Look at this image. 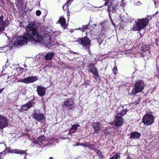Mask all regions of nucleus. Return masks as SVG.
<instances>
[{"instance_id": "473e14b6", "label": "nucleus", "mask_w": 159, "mask_h": 159, "mask_svg": "<svg viewBox=\"0 0 159 159\" xmlns=\"http://www.w3.org/2000/svg\"><path fill=\"white\" fill-rule=\"evenodd\" d=\"M112 71L115 75H116L118 71L117 68L116 66H115L112 69Z\"/></svg>"}, {"instance_id": "052dcab7", "label": "nucleus", "mask_w": 159, "mask_h": 159, "mask_svg": "<svg viewBox=\"0 0 159 159\" xmlns=\"http://www.w3.org/2000/svg\"><path fill=\"white\" fill-rule=\"evenodd\" d=\"M1 154V153H0V154ZM0 157H1V156L0 155ZM1 158V157H0V159Z\"/></svg>"}, {"instance_id": "bf43d9fd", "label": "nucleus", "mask_w": 159, "mask_h": 159, "mask_svg": "<svg viewBox=\"0 0 159 159\" xmlns=\"http://www.w3.org/2000/svg\"><path fill=\"white\" fill-rule=\"evenodd\" d=\"M158 11H157V12L155 13V14H158Z\"/></svg>"}, {"instance_id": "72a5a7b5", "label": "nucleus", "mask_w": 159, "mask_h": 159, "mask_svg": "<svg viewBox=\"0 0 159 159\" xmlns=\"http://www.w3.org/2000/svg\"><path fill=\"white\" fill-rule=\"evenodd\" d=\"M120 157V155L119 154H116L113 156L111 157L112 159H118Z\"/></svg>"}, {"instance_id": "de8ad7c7", "label": "nucleus", "mask_w": 159, "mask_h": 159, "mask_svg": "<svg viewBox=\"0 0 159 159\" xmlns=\"http://www.w3.org/2000/svg\"><path fill=\"white\" fill-rule=\"evenodd\" d=\"M155 44L157 46H158V43L157 41V39H156Z\"/></svg>"}, {"instance_id": "a211bd4d", "label": "nucleus", "mask_w": 159, "mask_h": 159, "mask_svg": "<svg viewBox=\"0 0 159 159\" xmlns=\"http://www.w3.org/2000/svg\"><path fill=\"white\" fill-rule=\"evenodd\" d=\"M74 0H68L63 6L62 8L63 10L67 12V15L69 16L70 12L68 9L69 6L71 4Z\"/></svg>"}, {"instance_id": "c756f323", "label": "nucleus", "mask_w": 159, "mask_h": 159, "mask_svg": "<svg viewBox=\"0 0 159 159\" xmlns=\"http://www.w3.org/2000/svg\"><path fill=\"white\" fill-rule=\"evenodd\" d=\"M135 57H144V55H143V53L141 52H137L136 54H135Z\"/></svg>"}, {"instance_id": "79ce46f5", "label": "nucleus", "mask_w": 159, "mask_h": 159, "mask_svg": "<svg viewBox=\"0 0 159 159\" xmlns=\"http://www.w3.org/2000/svg\"><path fill=\"white\" fill-rule=\"evenodd\" d=\"M110 129L107 128L105 129V131L107 134L109 133L110 132V131H109V130H110Z\"/></svg>"}, {"instance_id": "e433bc0d", "label": "nucleus", "mask_w": 159, "mask_h": 159, "mask_svg": "<svg viewBox=\"0 0 159 159\" xmlns=\"http://www.w3.org/2000/svg\"><path fill=\"white\" fill-rule=\"evenodd\" d=\"M142 99L141 98H139L137 101L135 102V104H139L141 100Z\"/></svg>"}, {"instance_id": "37998d69", "label": "nucleus", "mask_w": 159, "mask_h": 159, "mask_svg": "<svg viewBox=\"0 0 159 159\" xmlns=\"http://www.w3.org/2000/svg\"><path fill=\"white\" fill-rule=\"evenodd\" d=\"M29 134H28V133H27H27L26 132V133H24L23 134V136H29Z\"/></svg>"}, {"instance_id": "dca6fc26", "label": "nucleus", "mask_w": 159, "mask_h": 159, "mask_svg": "<svg viewBox=\"0 0 159 159\" xmlns=\"http://www.w3.org/2000/svg\"><path fill=\"white\" fill-rule=\"evenodd\" d=\"M101 124L99 122H96L93 123L92 126L94 130V134H99V132L101 129L100 127Z\"/></svg>"}, {"instance_id": "39448f33", "label": "nucleus", "mask_w": 159, "mask_h": 159, "mask_svg": "<svg viewBox=\"0 0 159 159\" xmlns=\"http://www.w3.org/2000/svg\"><path fill=\"white\" fill-rule=\"evenodd\" d=\"M79 40L76 41L85 49L89 48L91 45V41L87 36L78 38Z\"/></svg>"}, {"instance_id": "e2e57ef3", "label": "nucleus", "mask_w": 159, "mask_h": 159, "mask_svg": "<svg viewBox=\"0 0 159 159\" xmlns=\"http://www.w3.org/2000/svg\"><path fill=\"white\" fill-rule=\"evenodd\" d=\"M158 64V62L157 61V64Z\"/></svg>"}, {"instance_id": "4468645a", "label": "nucleus", "mask_w": 159, "mask_h": 159, "mask_svg": "<svg viewBox=\"0 0 159 159\" xmlns=\"http://www.w3.org/2000/svg\"><path fill=\"white\" fill-rule=\"evenodd\" d=\"M24 1V0H15L16 5L18 9L22 11H24L26 7Z\"/></svg>"}, {"instance_id": "7ed1b4c3", "label": "nucleus", "mask_w": 159, "mask_h": 159, "mask_svg": "<svg viewBox=\"0 0 159 159\" xmlns=\"http://www.w3.org/2000/svg\"><path fill=\"white\" fill-rule=\"evenodd\" d=\"M145 84L143 80H137L134 84V87L131 90L130 95L135 96L137 93L141 92L144 89Z\"/></svg>"}, {"instance_id": "6e6d98bb", "label": "nucleus", "mask_w": 159, "mask_h": 159, "mask_svg": "<svg viewBox=\"0 0 159 159\" xmlns=\"http://www.w3.org/2000/svg\"><path fill=\"white\" fill-rule=\"evenodd\" d=\"M50 38H49V40H48V41H47L46 42L47 43H49L50 42Z\"/></svg>"}, {"instance_id": "4d7b16f0", "label": "nucleus", "mask_w": 159, "mask_h": 159, "mask_svg": "<svg viewBox=\"0 0 159 159\" xmlns=\"http://www.w3.org/2000/svg\"><path fill=\"white\" fill-rule=\"evenodd\" d=\"M109 124L110 125H113V122H110L109 123Z\"/></svg>"}, {"instance_id": "ea45409f", "label": "nucleus", "mask_w": 159, "mask_h": 159, "mask_svg": "<svg viewBox=\"0 0 159 159\" xmlns=\"http://www.w3.org/2000/svg\"><path fill=\"white\" fill-rule=\"evenodd\" d=\"M39 141L36 140H34L33 141V143L34 144H39ZM39 146H40V144H39Z\"/></svg>"}, {"instance_id": "20e7f679", "label": "nucleus", "mask_w": 159, "mask_h": 159, "mask_svg": "<svg viewBox=\"0 0 159 159\" xmlns=\"http://www.w3.org/2000/svg\"><path fill=\"white\" fill-rule=\"evenodd\" d=\"M33 39L31 36L28 35L25 33L23 36L18 37L14 44L16 46H22L25 45V44H27V41H30L31 40Z\"/></svg>"}, {"instance_id": "4c0bfd02", "label": "nucleus", "mask_w": 159, "mask_h": 159, "mask_svg": "<svg viewBox=\"0 0 159 159\" xmlns=\"http://www.w3.org/2000/svg\"><path fill=\"white\" fill-rule=\"evenodd\" d=\"M36 14L37 16H39L41 14V11L40 10H37L36 12Z\"/></svg>"}, {"instance_id": "f3484780", "label": "nucleus", "mask_w": 159, "mask_h": 159, "mask_svg": "<svg viewBox=\"0 0 159 159\" xmlns=\"http://www.w3.org/2000/svg\"><path fill=\"white\" fill-rule=\"evenodd\" d=\"M107 12H112L113 13H114L116 11V6L114 1H112L108 7Z\"/></svg>"}, {"instance_id": "4be33fe9", "label": "nucleus", "mask_w": 159, "mask_h": 159, "mask_svg": "<svg viewBox=\"0 0 159 159\" xmlns=\"http://www.w3.org/2000/svg\"><path fill=\"white\" fill-rule=\"evenodd\" d=\"M54 54V52H48L47 53L45 57V59L46 60H51L53 58Z\"/></svg>"}, {"instance_id": "2f4dec72", "label": "nucleus", "mask_w": 159, "mask_h": 159, "mask_svg": "<svg viewBox=\"0 0 159 159\" xmlns=\"http://www.w3.org/2000/svg\"><path fill=\"white\" fill-rule=\"evenodd\" d=\"M94 147H95V146L94 144H92L89 142L88 146V147L91 148V149H93L94 151H95L96 150L95 149Z\"/></svg>"}, {"instance_id": "680f3d73", "label": "nucleus", "mask_w": 159, "mask_h": 159, "mask_svg": "<svg viewBox=\"0 0 159 159\" xmlns=\"http://www.w3.org/2000/svg\"><path fill=\"white\" fill-rule=\"evenodd\" d=\"M102 23H101V25H102Z\"/></svg>"}, {"instance_id": "b1692460", "label": "nucleus", "mask_w": 159, "mask_h": 159, "mask_svg": "<svg viewBox=\"0 0 159 159\" xmlns=\"http://www.w3.org/2000/svg\"><path fill=\"white\" fill-rule=\"evenodd\" d=\"M35 104V102H34V100H30L25 104L27 107V108L29 109L33 107Z\"/></svg>"}, {"instance_id": "c85d7f7f", "label": "nucleus", "mask_w": 159, "mask_h": 159, "mask_svg": "<svg viewBox=\"0 0 159 159\" xmlns=\"http://www.w3.org/2000/svg\"><path fill=\"white\" fill-rule=\"evenodd\" d=\"M90 25V23H89L87 24L83 25L81 28V30L82 32H84L85 31V30L87 29L89 27Z\"/></svg>"}, {"instance_id": "423d86ee", "label": "nucleus", "mask_w": 159, "mask_h": 159, "mask_svg": "<svg viewBox=\"0 0 159 159\" xmlns=\"http://www.w3.org/2000/svg\"><path fill=\"white\" fill-rule=\"evenodd\" d=\"M154 118L152 114H145L142 119V122L145 125H151L154 122Z\"/></svg>"}, {"instance_id": "13d9d810", "label": "nucleus", "mask_w": 159, "mask_h": 159, "mask_svg": "<svg viewBox=\"0 0 159 159\" xmlns=\"http://www.w3.org/2000/svg\"><path fill=\"white\" fill-rule=\"evenodd\" d=\"M49 159H53V158L52 157H49Z\"/></svg>"}, {"instance_id": "603ef678", "label": "nucleus", "mask_w": 159, "mask_h": 159, "mask_svg": "<svg viewBox=\"0 0 159 159\" xmlns=\"http://www.w3.org/2000/svg\"><path fill=\"white\" fill-rule=\"evenodd\" d=\"M110 21H111V22H112V24L113 25H114V24H113V20H112V18H111V19H110Z\"/></svg>"}, {"instance_id": "0eeeda50", "label": "nucleus", "mask_w": 159, "mask_h": 159, "mask_svg": "<svg viewBox=\"0 0 159 159\" xmlns=\"http://www.w3.org/2000/svg\"><path fill=\"white\" fill-rule=\"evenodd\" d=\"M88 68V71L90 72L94 75V78L95 80H97L99 75L97 69L95 66V64L91 63L89 65Z\"/></svg>"}, {"instance_id": "5701e85b", "label": "nucleus", "mask_w": 159, "mask_h": 159, "mask_svg": "<svg viewBox=\"0 0 159 159\" xmlns=\"http://www.w3.org/2000/svg\"><path fill=\"white\" fill-rule=\"evenodd\" d=\"M11 152H13L16 154H25V156L26 155V151H24L23 150H19L17 149H13L11 150Z\"/></svg>"}, {"instance_id": "c03bdc74", "label": "nucleus", "mask_w": 159, "mask_h": 159, "mask_svg": "<svg viewBox=\"0 0 159 159\" xmlns=\"http://www.w3.org/2000/svg\"><path fill=\"white\" fill-rule=\"evenodd\" d=\"M158 73L156 75V77L159 80V69H158Z\"/></svg>"}, {"instance_id": "3c124183", "label": "nucleus", "mask_w": 159, "mask_h": 159, "mask_svg": "<svg viewBox=\"0 0 159 159\" xmlns=\"http://www.w3.org/2000/svg\"><path fill=\"white\" fill-rule=\"evenodd\" d=\"M27 139H29L30 140H31V138L30 137V134H29V136H27Z\"/></svg>"}, {"instance_id": "a18cd8bd", "label": "nucleus", "mask_w": 159, "mask_h": 159, "mask_svg": "<svg viewBox=\"0 0 159 159\" xmlns=\"http://www.w3.org/2000/svg\"><path fill=\"white\" fill-rule=\"evenodd\" d=\"M80 145H81V146H82V143H77L76 144V146H80Z\"/></svg>"}, {"instance_id": "9d476101", "label": "nucleus", "mask_w": 159, "mask_h": 159, "mask_svg": "<svg viewBox=\"0 0 159 159\" xmlns=\"http://www.w3.org/2000/svg\"><path fill=\"white\" fill-rule=\"evenodd\" d=\"M32 116L36 120L39 121H40L41 123L45 122L46 119L44 117V115L42 113L38 114L34 112L32 114Z\"/></svg>"}, {"instance_id": "49530a36", "label": "nucleus", "mask_w": 159, "mask_h": 159, "mask_svg": "<svg viewBox=\"0 0 159 159\" xmlns=\"http://www.w3.org/2000/svg\"><path fill=\"white\" fill-rule=\"evenodd\" d=\"M108 12L109 13V18H110V19L111 18V12Z\"/></svg>"}, {"instance_id": "ddd939ff", "label": "nucleus", "mask_w": 159, "mask_h": 159, "mask_svg": "<svg viewBox=\"0 0 159 159\" xmlns=\"http://www.w3.org/2000/svg\"><path fill=\"white\" fill-rule=\"evenodd\" d=\"M124 119L120 116L116 115L114 122L115 123V126L120 127L121 126L124 122Z\"/></svg>"}, {"instance_id": "f704fd0d", "label": "nucleus", "mask_w": 159, "mask_h": 159, "mask_svg": "<svg viewBox=\"0 0 159 159\" xmlns=\"http://www.w3.org/2000/svg\"><path fill=\"white\" fill-rule=\"evenodd\" d=\"M89 142H85L84 143H82V146L84 147H88Z\"/></svg>"}, {"instance_id": "a878e982", "label": "nucleus", "mask_w": 159, "mask_h": 159, "mask_svg": "<svg viewBox=\"0 0 159 159\" xmlns=\"http://www.w3.org/2000/svg\"><path fill=\"white\" fill-rule=\"evenodd\" d=\"M37 139L39 143H42L43 141L45 140V137L44 135H40L38 137Z\"/></svg>"}, {"instance_id": "58836bf2", "label": "nucleus", "mask_w": 159, "mask_h": 159, "mask_svg": "<svg viewBox=\"0 0 159 159\" xmlns=\"http://www.w3.org/2000/svg\"><path fill=\"white\" fill-rule=\"evenodd\" d=\"M105 2L104 4V6H107L109 2V0H103Z\"/></svg>"}, {"instance_id": "412c9836", "label": "nucleus", "mask_w": 159, "mask_h": 159, "mask_svg": "<svg viewBox=\"0 0 159 159\" xmlns=\"http://www.w3.org/2000/svg\"><path fill=\"white\" fill-rule=\"evenodd\" d=\"M58 21L60 24L61 27L63 28H66V19L64 18L62 16L60 17Z\"/></svg>"}, {"instance_id": "6ab92c4d", "label": "nucleus", "mask_w": 159, "mask_h": 159, "mask_svg": "<svg viewBox=\"0 0 159 159\" xmlns=\"http://www.w3.org/2000/svg\"><path fill=\"white\" fill-rule=\"evenodd\" d=\"M78 127H80V125L78 124L71 125V127H70L69 129V132L72 134V133H74L76 131H77L78 129L80 130V128H79Z\"/></svg>"}, {"instance_id": "09e8293b", "label": "nucleus", "mask_w": 159, "mask_h": 159, "mask_svg": "<svg viewBox=\"0 0 159 159\" xmlns=\"http://www.w3.org/2000/svg\"><path fill=\"white\" fill-rule=\"evenodd\" d=\"M4 88H2V89H0V94L2 92L3 90L4 89Z\"/></svg>"}, {"instance_id": "7c9ffc66", "label": "nucleus", "mask_w": 159, "mask_h": 159, "mask_svg": "<svg viewBox=\"0 0 159 159\" xmlns=\"http://www.w3.org/2000/svg\"><path fill=\"white\" fill-rule=\"evenodd\" d=\"M21 111H27L28 110V108H27V107H26V106L25 104L22 106L21 108Z\"/></svg>"}, {"instance_id": "f03ea898", "label": "nucleus", "mask_w": 159, "mask_h": 159, "mask_svg": "<svg viewBox=\"0 0 159 159\" xmlns=\"http://www.w3.org/2000/svg\"><path fill=\"white\" fill-rule=\"evenodd\" d=\"M149 20L148 18L138 19L133 25L132 30L134 31H140L147 26Z\"/></svg>"}, {"instance_id": "f257e3e1", "label": "nucleus", "mask_w": 159, "mask_h": 159, "mask_svg": "<svg viewBox=\"0 0 159 159\" xmlns=\"http://www.w3.org/2000/svg\"><path fill=\"white\" fill-rule=\"evenodd\" d=\"M25 30L27 32L25 34L31 36L32 38L36 42H42L43 40L44 43H46L43 37L39 34L37 30V26L35 23L31 22L26 26Z\"/></svg>"}, {"instance_id": "1a4fd4ad", "label": "nucleus", "mask_w": 159, "mask_h": 159, "mask_svg": "<svg viewBox=\"0 0 159 159\" xmlns=\"http://www.w3.org/2000/svg\"><path fill=\"white\" fill-rule=\"evenodd\" d=\"M9 123L8 119L6 117L0 115V129L7 127Z\"/></svg>"}, {"instance_id": "cd10ccee", "label": "nucleus", "mask_w": 159, "mask_h": 159, "mask_svg": "<svg viewBox=\"0 0 159 159\" xmlns=\"http://www.w3.org/2000/svg\"><path fill=\"white\" fill-rule=\"evenodd\" d=\"M97 151V153L98 157L101 159L104 157V156L103 155L102 152L99 150H96Z\"/></svg>"}, {"instance_id": "f8f14e48", "label": "nucleus", "mask_w": 159, "mask_h": 159, "mask_svg": "<svg viewBox=\"0 0 159 159\" xmlns=\"http://www.w3.org/2000/svg\"><path fill=\"white\" fill-rule=\"evenodd\" d=\"M4 16L2 15L0 16V26L5 29L10 24V21L8 20V17L4 20Z\"/></svg>"}, {"instance_id": "5fc2aeb1", "label": "nucleus", "mask_w": 159, "mask_h": 159, "mask_svg": "<svg viewBox=\"0 0 159 159\" xmlns=\"http://www.w3.org/2000/svg\"><path fill=\"white\" fill-rule=\"evenodd\" d=\"M127 158L129 159H131V158L130 157L129 155H128L127 156Z\"/></svg>"}, {"instance_id": "2eb2a0df", "label": "nucleus", "mask_w": 159, "mask_h": 159, "mask_svg": "<svg viewBox=\"0 0 159 159\" xmlns=\"http://www.w3.org/2000/svg\"><path fill=\"white\" fill-rule=\"evenodd\" d=\"M37 91L39 96L42 97L45 95L46 93L45 88L41 86H37Z\"/></svg>"}, {"instance_id": "bb28decb", "label": "nucleus", "mask_w": 159, "mask_h": 159, "mask_svg": "<svg viewBox=\"0 0 159 159\" xmlns=\"http://www.w3.org/2000/svg\"><path fill=\"white\" fill-rule=\"evenodd\" d=\"M128 110L126 109H123L120 113H118L116 115L122 117L124 116L127 112Z\"/></svg>"}, {"instance_id": "c9c22d12", "label": "nucleus", "mask_w": 159, "mask_h": 159, "mask_svg": "<svg viewBox=\"0 0 159 159\" xmlns=\"http://www.w3.org/2000/svg\"><path fill=\"white\" fill-rule=\"evenodd\" d=\"M95 39H98V42L99 44H100L102 43V42L103 41V40H102V39L101 38H96Z\"/></svg>"}, {"instance_id": "9b49d317", "label": "nucleus", "mask_w": 159, "mask_h": 159, "mask_svg": "<svg viewBox=\"0 0 159 159\" xmlns=\"http://www.w3.org/2000/svg\"><path fill=\"white\" fill-rule=\"evenodd\" d=\"M37 80L36 76H31L27 77L23 79H19L17 82H22L25 84H28L35 82Z\"/></svg>"}, {"instance_id": "864d4df0", "label": "nucleus", "mask_w": 159, "mask_h": 159, "mask_svg": "<svg viewBox=\"0 0 159 159\" xmlns=\"http://www.w3.org/2000/svg\"><path fill=\"white\" fill-rule=\"evenodd\" d=\"M25 131L26 133H27H27H28V132L29 131H30V130L29 129H25Z\"/></svg>"}, {"instance_id": "8fccbe9b", "label": "nucleus", "mask_w": 159, "mask_h": 159, "mask_svg": "<svg viewBox=\"0 0 159 159\" xmlns=\"http://www.w3.org/2000/svg\"><path fill=\"white\" fill-rule=\"evenodd\" d=\"M154 1V5L156 6L157 4V2L155 0H153Z\"/></svg>"}, {"instance_id": "6e6552de", "label": "nucleus", "mask_w": 159, "mask_h": 159, "mask_svg": "<svg viewBox=\"0 0 159 159\" xmlns=\"http://www.w3.org/2000/svg\"><path fill=\"white\" fill-rule=\"evenodd\" d=\"M74 102L71 98L66 99L63 104V107L67 109L68 110L72 109L74 108Z\"/></svg>"}, {"instance_id": "a19ab883", "label": "nucleus", "mask_w": 159, "mask_h": 159, "mask_svg": "<svg viewBox=\"0 0 159 159\" xmlns=\"http://www.w3.org/2000/svg\"><path fill=\"white\" fill-rule=\"evenodd\" d=\"M5 30V29L0 26V33L3 32Z\"/></svg>"}, {"instance_id": "aec40b11", "label": "nucleus", "mask_w": 159, "mask_h": 159, "mask_svg": "<svg viewBox=\"0 0 159 159\" xmlns=\"http://www.w3.org/2000/svg\"><path fill=\"white\" fill-rule=\"evenodd\" d=\"M141 136V134L137 131L132 132L130 133V136L129 138L130 139H137L139 138Z\"/></svg>"}, {"instance_id": "393cba45", "label": "nucleus", "mask_w": 159, "mask_h": 159, "mask_svg": "<svg viewBox=\"0 0 159 159\" xmlns=\"http://www.w3.org/2000/svg\"><path fill=\"white\" fill-rule=\"evenodd\" d=\"M150 45H144L141 48V50L143 52L149 50L150 49Z\"/></svg>"}]
</instances>
